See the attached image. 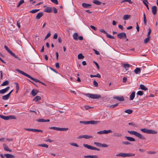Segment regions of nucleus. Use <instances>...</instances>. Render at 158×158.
I'll list each match as a JSON object with an SVG mask.
<instances>
[{
  "instance_id": "393cba45",
  "label": "nucleus",
  "mask_w": 158,
  "mask_h": 158,
  "mask_svg": "<svg viewBox=\"0 0 158 158\" xmlns=\"http://www.w3.org/2000/svg\"><path fill=\"white\" fill-rule=\"evenodd\" d=\"M41 99V97L40 96H37L33 99V101L37 102Z\"/></svg>"
},
{
  "instance_id": "4be33fe9",
  "label": "nucleus",
  "mask_w": 158,
  "mask_h": 158,
  "mask_svg": "<svg viewBox=\"0 0 158 158\" xmlns=\"http://www.w3.org/2000/svg\"><path fill=\"white\" fill-rule=\"evenodd\" d=\"M99 122V121H95L94 120H90L88 121L89 124H97Z\"/></svg>"
},
{
  "instance_id": "c756f323",
  "label": "nucleus",
  "mask_w": 158,
  "mask_h": 158,
  "mask_svg": "<svg viewBox=\"0 0 158 158\" xmlns=\"http://www.w3.org/2000/svg\"><path fill=\"white\" fill-rule=\"evenodd\" d=\"M85 158H98V156L96 155H87L85 156L84 157Z\"/></svg>"
},
{
  "instance_id": "58836bf2",
  "label": "nucleus",
  "mask_w": 158,
  "mask_h": 158,
  "mask_svg": "<svg viewBox=\"0 0 158 158\" xmlns=\"http://www.w3.org/2000/svg\"><path fill=\"white\" fill-rule=\"evenodd\" d=\"M9 82L8 81L6 80L1 85L2 86H5L8 85Z\"/></svg>"
},
{
  "instance_id": "49530a36",
  "label": "nucleus",
  "mask_w": 158,
  "mask_h": 158,
  "mask_svg": "<svg viewBox=\"0 0 158 158\" xmlns=\"http://www.w3.org/2000/svg\"><path fill=\"white\" fill-rule=\"evenodd\" d=\"M122 143L123 144L126 145H130V144H131V143H130L129 142H128V141H123L122 142Z\"/></svg>"
},
{
  "instance_id": "603ef678",
  "label": "nucleus",
  "mask_w": 158,
  "mask_h": 158,
  "mask_svg": "<svg viewBox=\"0 0 158 158\" xmlns=\"http://www.w3.org/2000/svg\"><path fill=\"white\" fill-rule=\"evenodd\" d=\"M37 122H44L45 119L43 118H40L36 120Z\"/></svg>"
},
{
  "instance_id": "e2e57ef3",
  "label": "nucleus",
  "mask_w": 158,
  "mask_h": 158,
  "mask_svg": "<svg viewBox=\"0 0 158 158\" xmlns=\"http://www.w3.org/2000/svg\"><path fill=\"white\" fill-rule=\"evenodd\" d=\"M148 33L147 36V37H150L149 35H150L151 33V30L150 28H149L148 29Z\"/></svg>"
},
{
  "instance_id": "79ce46f5",
  "label": "nucleus",
  "mask_w": 158,
  "mask_h": 158,
  "mask_svg": "<svg viewBox=\"0 0 158 158\" xmlns=\"http://www.w3.org/2000/svg\"><path fill=\"white\" fill-rule=\"evenodd\" d=\"M40 10L39 9H34V10H32L30 11V12L31 13H32L34 14V13H35L36 12L39 11Z\"/></svg>"
},
{
  "instance_id": "a878e982",
  "label": "nucleus",
  "mask_w": 158,
  "mask_h": 158,
  "mask_svg": "<svg viewBox=\"0 0 158 158\" xmlns=\"http://www.w3.org/2000/svg\"><path fill=\"white\" fill-rule=\"evenodd\" d=\"M73 38L74 40H78V34L77 33H74L73 35Z\"/></svg>"
},
{
  "instance_id": "6ab92c4d",
  "label": "nucleus",
  "mask_w": 158,
  "mask_h": 158,
  "mask_svg": "<svg viewBox=\"0 0 158 158\" xmlns=\"http://www.w3.org/2000/svg\"><path fill=\"white\" fill-rule=\"evenodd\" d=\"M3 148L5 151H9L10 152H12V150L10 149L8 146L5 143L3 144Z\"/></svg>"
},
{
  "instance_id": "a211bd4d",
  "label": "nucleus",
  "mask_w": 158,
  "mask_h": 158,
  "mask_svg": "<svg viewBox=\"0 0 158 158\" xmlns=\"http://www.w3.org/2000/svg\"><path fill=\"white\" fill-rule=\"evenodd\" d=\"M82 6L84 8H89L91 5L89 4L83 3L82 4Z\"/></svg>"
},
{
  "instance_id": "0eeeda50",
  "label": "nucleus",
  "mask_w": 158,
  "mask_h": 158,
  "mask_svg": "<svg viewBox=\"0 0 158 158\" xmlns=\"http://www.w3.org/2000/svg\"><path fill=\"white\" fill-rule=\"evenodd\" d=\"M50 129H53L56 131H66L68 130L67 128H59L56 127H49Z\"/></svg>"
},
{
  "instance_id": "e433bc0d",
  "label": "nucleus",
  "mask_w": 158,
  "mask_h": 158,
  "mask_svg": "<svg viewBox=\"0 0 158 158\" xmlns=\"http://www.w3.org/2000/svg\"><path fill=\"white\" fill-rule=\"evenodd\" d=\"M84 58V56H83L82 54L80 53L78 55V58L79 59H83Z\"/></svg>"
},
{
  "instance_id": "f8f14e48",
  "label": "nucleus",
  "mask_w": 158,
  "mask_h": 158,
  "mask_svg": "<svg viewBox=\"0 0 158 158\" xmlns=\"http://www.w3.org/2000/svg\"><path fill=\"white\" fill-rule=\"evenodd\" d=\"M44 11L47 13H51L52 12V7L47 6L44 9Z\"/></svg>"
},
{
  "instance_id": "5701e85b",
  "label": "nucleus",
  "mask_w": 158,
  "mask_h": 158,
  "mask_svg": "<svg viewBox=\"0 0 158 158\" xmlns=\"http://www.w3.org/2000/svg\"><path fill=\"white\" fill-rule=\"evenodd\" d=\"M93 107L88 106H85L84 107H81V108L83 110H88L93 108Z\"/></svg>"
},
{
  "instance_id": "3c124183",
  "label": "nucleus",
  "mask_w": 158,
  "mask_h": 158,
  "mask_svg": "<svg viewBox=\"0 0 158 158\" xmlns=\"http://www.w3.org/2000/svg\"><path fill=\"white\" fill-rule=\"evenodd\" d=\"M118 105V103H116L114 105H110L109 106L110 108H113L117 106Z\"/></svg>"
},
{
  "instance_id": "052dcab7",
  "label": "nucleus",
  "mask_w": 158,
  "mask_h": 158,
  "mask_svg": "<svg viewBox=\"0 0 158 158\" xmlns=\"http://www.w3.org/2000/svg\"><path fill=\"white\" fill-rule=\"evenodd\" d=\"M128 2L130 4H132V2L131 1V0H124L122 1V2Z\"/></svg>"
},
{
  "instance_id": "7c9ffc66",
  "label": "nucleus",
  "mask_w": 158,
  "mask_h": 158,
  "mask_svg": "<svg viewBox=\"0 0 158 158\" xmlns=\"http://www.w3.org/2000/svg\"><path fill=\"white\" fill-rule=\"evenodd\" d=\"M134 72L136 74H139L141 72L140 69L139 68H137L134 70Z\"/></svg>"
},
{
  "instance_id": "69168bd1",
  "label": "nucleus",
  "mask_w": 158,
  "mask_h": 158,
  "mask_svg": "<svg viewBox=\"0 0 158 158\" xmlns=\"http://www.w3.org/2000/svg\"><path fill=\"white\" fill-rule=\"evenodd\" d=\"M156 152L155 151H148L147 152V153L148 154H155Z\"/></svg>"
},
{
  "instance_id": "8fccbe9b",
  "label": "nucleus",
  "mask_w": 158,
  "mask_h": 158,
  "mask_svg": "<svg viewBox=\"0 0 158 158\" xmlns=\"http://www.w3.org/2000/svg\"><path fill=\"white\" fill-rule=\"evenodd\" d=\"M94 143L97 147H101V143L97 142H94Z\"/></svg>"
},
{
  "instance_id": "4c0bfd02",
  "label": "nucleus",
  "mask_w": 158,
  "mask_h": 158,
  "mask_svg": "<svg viewBox=\"0 0 158 158\" xmlns=\"http://www.w3.org/2000/svg\"><path fill=\"white\" fill-rule=\"evenodd\" d=\"M133 112V111L130 109H127L125 111V112L128 114H131Z\"/></svg>"
},
{
  "instance_id": "6e6d98bb",
  "label": "nucleus",
  "mask_w": 158,
  "mask_h": 158,
  "mask_svg": "<svg viewBox=\"0 0 158 158\" xmlns=\"http://www.w3.org/2000/svg\"><path fill=\"white\" fill-rule=\"evenodd\" d=\"M143 94V91H139L137 93V94L141 96Z\"/></svg>"
},
{
  "instance_id": "0e129e2a",
  "label": "nucleus",
  "mask_w": 158,
  "mask_h": 158,
  "mask_svg": "<svg viewBox=\"0 0 158 158\" xmlns=\"http://www.w3.org/2000/svg\"><path fill=\"white\" fill-rule=\"evenodd\" d=\"M52 9L54 13H56L57 12V10L55 7H53L52 8Z\"/></svg>"
},
{
  "instance_id": "774afa93",
  "label": "nucleus",
  "mask_w": 158,
  "mask_h": 158,
  "mask_svg": "<svg viewBox=\"0 0 158 158\" xmlns=\"http://www.w3.org/2000/svg\"><path fill=\"white\" fill-rule=\"evenodd\" d=\"M56 67L57 69H59L60 68V66H59V63H57L56 64Z\"/></svg>"
},
{
  "instance_id": "20e7f679",
  "label": "nucleus",
  "mask_w": 158,
  "mask_h": 158,
  "mask_svg": "<svg viewBox=\"0 0 158 158\" xmlns=\"http://www.w3.org/2000/svg\"><path fill=\"white\" fill-rule=\"evenodd\" d=\"M135 154L132 153H120L116 155V156H122L123 157H130L134 156L135 155Z\"/></svg>"
},
{
  "instance_id": "473e14b6",
  "label": "nucleus",
  "mask_w": 158,
  "mask_h": 158,
  "mask_svg": "<svg viewBox=\"0 0 158 158\" xmlns=\"http://www.w3.org/2000/svg\"><path fill=\"white\" fill-rule=\"evenodd\" d=\"M103 131V134H107L112 132V131L110 130H104Z\"/></svg>"
},
{
  "instance_id": "c85d7f7f",
  "label": "nucleus",
  "mask_w": 158,
  "mask_h": 158,
  "mask_svg": "<svg viewBox=\"0 0 158 158\" xmlns=\"http://www.w3.org/2000/svg\"><path fill=\"white\" fill-rule=\"evenodd\" d=\"M93 2L94 3L98 5H100L102 4V2H101L97 0H94Z\"/></svg>"
},
{
  "instance_id": "f257e3e1",
  "label": "nucleus",
  "mask_w": 158,
  "mask_h": 158,
  "mask_svg": "<svg viewBox=\"0 0 158 158\" xmlns=\"http://www.w3.org/2000/svg\"><path fill=\"white\" fill-rule=\"evenodd\" d=\"M15 70L17 72H18L19 73L22 74L23 75H24V76H26L30 78L31 80H32L34 81L35 82H40V80H38L37 79L31 76H30V75L28 74H27L26 73L18 69H15Z\"/></svg>"
},
{
  "instance_id": "ddd939ff",
  "label": "nucleus",
  "mask_w": 158,
  "mask_h": 158,
  "mask_svg": "<svg viewBox=\"0 0 158 158\" xmlns=\"http://www.w3.org/2000/svg\"><path fill=\"white\" fill-rule=\"evenodd\" d=\"M10 88L9 86H8L5 89L0 90V94H4Z\"/></svg>"
},
{
  "instance_id": "4468645a",
  "label": "nucleus",
  "mask_w": 158,
  "mask_h": 158,
  "mask_svg": "<svg viewBox=\"0 0 158 158\" xmlns=\"http://www.w3.org/2000/svg\"><path fill=\"white\" fill-rule=\"evenodd\" d=\"M114 99H115L120 101H123L124 100V97L123 96H114Z\"/></svg>"
},
{
  "instance_id": "6e6552de",
  "label": "nucleus",
  "mask_w": 158,
  "mask_h": 158,
  "mask_svg": "<svg viewBox=\"0 0 158 158\" xmlns=\"http://www.w3.org/2000/svg\"><path fill=\"white\" fill-rule=\"evenodd\" d=\"M83 145L84 147L87 148L88 149H90L92 150H95L98 151H99L100 150L99 148H97L94 147H92L87 144H84Z\"/></svg>"
},
{
  "instance_id": "423d86ee",
  "label": "nucleus",
  "mask_w": 158,
  "mask_h": 158,
  "mask_svg": "<svg viewBox=\"0 0 158 158\" xmlns=\"http://www.w3.org/2000/svg\"><path fill=\"white\" fill-rule=\"evenodd\" d=\"M0 118L5 120L16 119L14 115H9L6 116L0 114Z\"/></svg>"
},
{
  "instance_id": "f3484780",
  "label": "nucleus",
  "mask_w": 158,
  "mask_h": 158,
  "mask_svg": "<svg viewBox=\"0 0 158 158\" xmlns=\"http://www.w3.org/2000/svg\"><path fill=\"white\" fill-rule=\"evenodd\" d=\"M38 93L39 91L37 90L33 89L31 91V94L34 97Z\"/></svg>"
},
{
  "instance_id": "4d7b16f0",
  "label": "nucleus",
  "mask_w": 158,
  "mask_h": 158,
  "mask_svg": "<svg viewBox=\"0 0 158 158\" xmlns=\"http://www.w3.org/2000/svg\"><path fill=\"white\" fill-rule=\"evenodd\" d=\"M99 31L100 32L103 33L104 34H106V35L107 34V32L104 29H100L99 30Z\"/></svg>"
},
{
  "instance_id": "1a4fd4ad",
  "label": "nucleus",
  "mask_w": 158,
  "mask_h": 158,
  "mask_svg": "<svg viewBox=\"0 0 158 158\" xmlns=\"http://www.w3.org/2000/svg\"><path fill=\"white\" fill-rule=\"evenodd\" d=\"M24 129L27 131H32L33 132H43V131L40 130L39 129H33V128H25Z\"/></svg>"
},
{
  "instance_id": "338daca9",
  "label": "nucleus",
  "mask_w": 158,
  "mask_h": 158,
  "mask_svg": "<svg viewBox=\"0 0 158 158\" xmlns=\"http://www.w3.org/2000/svg\"><path fill=\"white\" fill-rule=\"evenodd\" d=\"M143 3H144V4L145 5L146 4H149L147 0H143Z\"/></svg>"
},
{
  "instance_id": "412c9836",
  "label": "nucleus",
  "mask_w": 158,
  "mask_h": 158,
  "mask_svg": "<svg viewBox=\"0 0 158 158\" xmlns=\"http://www.w3.org/2000/svg\"><path fill=\"white\" fill-rule=\"evenodd\" d=\"M135 96V92L134 91L132 92L131 94L130 95V100H133Z\"/></svg>"
},
{
  "instance_id": "09e8293b",
  "label": "nucleus",
  "mask_w": 158,
  "mask_h": 158,
  "mask_svg": "<svg viewBox=\"0 0 158 158\" xmlns=\"http://www.w3.org/2000/svg\"><path fill=\"white\" fill-rule=\"evenodd\" d=\"M12 54L11 53L10 54L12 56L14 57L15 58L18 59V60H20V58L19 57L17 56H16L15 55V54H14V53H13L12 52Z\"/></svg>"
},
{
  "instance_id": "2f4dec72",
  "label": "nucleus",
  "mask_w": 158,
  "mask_h": 158,
  "mask_svg": "<svg viewBox=\"0 0 158 158\" xmlns=\"http://www.w3.org/2000/svg\"><path fill=\"white\" fill-rule=\"evenodd\" d=\"M130 17L131 16L130 15H124L123 17V19L124 20H127L130 19Z\"/></svg>"
},
{
  "instance_id": "864d4df0",
  "label": "nucleus",
  "mask_w": 158,
  "mask_h": 158,
  "mask_svg": "<svg viewBox=\"0 0 158 158\" xmlns=\"http://www.w3.org/2000/svg\"><path fill=\"white\" fill-rule=\"evenodd\" d=\"M93 85L95 87H97L98 86V83L95 80H94L93 81Z\"/></svg>"
},
{
  "instance_id": "37998d69",
  "label": "nucleus",
  "mask_w": 158,
  "mask_h": 158,
  "mask_svg": "<svg viewBox=\"0 0 158 158\" xmlns=\"http://www.w3.org/2000/svg\"><path fill=\"white\" fill-rule=\"evenodd\" d=\"M24 2V0H20L19 3H18L17 6V7H19L21 5H22V4H23Z\"/></svg>"
},
{
  "instance_id": "bb28decb",
  "label": "nucleus",
  "mask_w": 158,
  "mask_h": 158,
  "mask_svg": "<svg viewBox=\"0 0 158 158\" xmlns=\"http://www.w3.org/2000/svg\"><path fill=\"white\" fill-rule=\"evenodd\" d=\"M140 88L141 89L144 90V91H146L148 90V89L143 85H140Z\"/></svg>"
},
{
  "instance_id": "f03ea898",
  "label": "nucleus",
  "mask_w": 158,
  "mask_h": 158,
  "mask_svg": "<svg viewBox=\"0 0 158 158\" xmlns=\"http://www.w3.org/2000/svg\"><path fill=\"white\" fill-rule=\"evenodd\" d=\"M131 135H134L135 136L138 137L139 139H145V138L140 133L137 132L135 131H127Z\"/></svg>"
},
{
  "instance_id": "39448f33",
  "label": "nucleus",
  "mask_w": 158,
  "mask_h": 158,
  "mask_svg": "<svg viewBox=\"0 0 158 158\" xmlns=\"http://www.w3.org/2000/svg\"><path fill=\"white\" fill-rule=\"evenodd\" d=\"M140 130L143 132L149 134H156L157 133V131L154 130H149L147 128H142Z\"/></svg>"
},
{
  "instance_id": "5fc2aeb1",
  "label": "nucleus",
  "mask_w": 158,
  "mask_h": 158,
  "mask_svg": "<svg viewBox=\"0 0 158 158\" xmlns=\"http://www.w3.org/2000/svg\"><path fill=\"white\" fill-rule=\"evenodd\" d=\"M106 36L108 38L111 39H114V37L113 36L111 35H110L108 34V33L107 34Z\"/></svg>"
},
{
  "instance_id": "c03bdc74",
  "label": "nucleus",
  "mask_w": 158,
  "mask_h": 158,
  "mask_svg": "<svg viewBox=\"0 0 158 158\" xmlns=\"http://www.w3.org/2000/svg\"><path fill=\"white\" fill-rule=\"evenodd\" d=\"M84 138L85 139H89L90 138H93V136H92L88 135H84Z\"/></svg>"
},
{
  "instance_id": "bf43d9fd",
  "label": "nucleus",
  "mask_w": 158,
  "mask_h": 158,
  "mask_svg": "<svg viewBox=\"0 0 158 158\" xmlns=\"http://www.w3.org/2000/svg\"><path fill=\"white\" fill-rule=\"evenodd\" d=\"M81 123L85 124H89L88 121H81L80 122Z\"/></svg>"
},
{
  "instance_id": "f704fd0d",
  "label": "nucleus",
  "mask_w": 158,
  "mask_h": 158,
  "mask_svg": "<svg viewBox=\"0 0 158 158\" xmlns=\"http://www.w3.org/2000/svg\"><path fill=\"white\" fill-rule=\"evenodd\" d=\"M14 84L16 85V93H17L18 92V90L19 89V85L18 83L17 82H15Z\"/></svg>"
},
{
  "instance_id": "2eb2a0df",
  "label": "nucleus",
  "mask_w": 158,
  "mask_h": 158,
  "mask_svg": "<svg viewBox=\"0 0 158 158\" xmlns=\"http://www.w3.org/2000/svg\"><path fill=\"white\" fill-rule=\"evenodd\" d=\"M123 66L125 69V70L127 71L128 70L129 68L130 67L132 66V65L128 64H123Z\"/></svg>"
},
{
  "instance_id": "7ed1b4c3",
  "label": "nucleus",
  "mask_w": 158,
  "mask_h": 158,
  "mask_svg": "<svg viewBox=\"0 0 158 158\" xmlns=\"http://www.w3.org/2000/svg\"><path fill=\"white\" fill-rule=\"evenodd\" d=\"M84 95L89 98L92 99H98L101 97L100 95L97 94H93L89 93L84 94Z\"/></svg>"
},
{
  "instance_id": "de8ad7c7",
  "label": "nucleus",
  "mask_w": 158,
  "mask_h": 158,
  "mask_svg": "<svg viewBox=\"0 0 158 158\" xmlns=\"http://www.w3.org/2000/svg\"><path fill=\"white\" fill-rule=\"evenodd\" d=\"M71 145L74 146L76 147H79V146L76 143H69Z\"/></svg>"
},
{
  "instance_id": "cd10ccee",
  "label": "nucleus",
  "mask_w": 158,
  "mask_h": 158,
  "mask_svg": "<svg viewBox=\"0 0 158 158\" xmlns=\"http://www.w3.org/2000/svg\"><path fill=\"white\" fill-rule=\"evenodd\" d=\"M125 138L128 140L130 141H135V139L134 138L129 136H125Z\"/></svg>"
},
{
  "instance_id": "ea45409f",
  "label": "nucleus",
  "mask_w": 158,
  "mask_h": 158,
  "mask_svg": "<svg viewBox=\"0 0 158 158\" xmlns=\"http://www.w3.org/2000/svg\"><path fill=\"white\" fill-rule=\"evenodd\" d=\"M114 136L116 137H121L122 136V134L120 133L115 132L114 134Z\"/></svg>"
},
{
  "instance_id": "680f3d73",
  "label": "nucleus",
  "mask_w": 158,
  "mask_h": 158,
  "mask_svg": "<svg viewBox=\"0 0 158 158\" xmlns=\"http://www.w3.org/2000/svg\"><path fill=\"white\" fill-rule=\"evenodd\" d=\"M51 35V33L50 32H49L48 33V34H47L46 37H45L44 40H45L46 39H47L49 37H50Z\"/></svg>"
},
{
  "instance_id": "dca6fc26",
  "label": "nucleus",
  "mask_w": 158,
  "mask_h": 158,
  "mask_svg": "<svg viewBox=\"0 0 158 158\" xmlns=\"http://www.w3.org/2000/svg\"><path fill=\"white\" fill-rule=\"evenodd\" d=\"M152 11L153 14L155 15L156 14L157 12V7L156 6H153L152 8Z\"/></svg>"
},
{
  "instance_id": "a18cd8bd",
  "label": "nucleus",
  "mask_w": 158,
  "mask_h": 158,
  "mask_svg": "<svg viewBox=\"0 0 158 158\" xmlns=\"http://www.w3.org/2000/svg\"><path fill=\"white\" fill-rule=\"evenodd\" d=\"M150 39V37H148L146 38L144 40V43L145 44H146L147 43L148 41H149Z\"/></svg>"
},
{
  "instance_id": "9b49d317",
  "label": "nucleus",
  "mask_w": 158,
  "mask_h": 158,
  "mask_svg": "<svg viewBox=\"0 0 158 158\" xmlns=\"http://www.w3.org/2000/svg\"><path fill=\"white\" fill-rule=\"evenodd\" d=\"M117 37L118 38L122 39L123 38H126L127 36L126 34L125 33L122 32L118 34Z\"/></svg>"
},
{
  "instance_id": "b1692460",
  "label": "nucleus",
  "mask_w": 158,
  "mask_h": 158,
  "mask_svg": "<svg viewBox=\"0 0 158 158\" xmlns=\"http://www.w3.org/2000/svg\"><path fill=\"white\" fill-rule=\"evenodd\" d=\"M4 156L7 158H14L15 157L13 155L7 153L4 154Z\"/></svg>"
},
{
  "instance_id": "72a5a7b5",
  "label": "nucleus",
  "mask_w": 158,
  "mask_h": 158,
  "mask_svg": "<svg viewBox=\"0 0 158 158\" xmlns=\"http://www.w3.org/2000/svg\"><path fill=\"white\" fill-rule=\"evenodd\" d=\"M4 48L10 54L11 53L12 54V52L9 49L7 46L5 45L4 46Z\"/></svg>"
},
{
  "instance_id": "9d476101",
  "label": "nucleus",
  "mask_w": 158,
  "mask_h": 158,
  "mask_svg": "<svg viewBox=\"0 0 158 158\" xmlns=\"http://www.w3.org/2000/svg\"><path fill=\"white\" fill-rule=\"evenodd\" d=\"M13 90H11L8 94H7L3 96L2 97V99L4 100H7L9 98L10 95L13 92Z\"/></svg>"
},
{
  "instance_id": "13d9d810",
  "label": "nucleus",
  "mask_w": 158,
  "mask_h": 158,
  "mask_svg": "<svg viewBox=\"0 0 158 158\" xmlns=\"http://www.w3.org/2000/svg\"><path fill=\"white\" fill-rule=\"evenodd\" d=\"M51 1L53 2V3L56 4H58V2L57 0H50Z\"/></svg>"
},
{
  "instance_id": "a19ab883",
  "label": "nucleus",
  "mask_w": 158,
  "mask_h": 158,
  "mask_svg": "<svg viewBox=\"0 0 158 158\" xmlns=\"http://www.w3.org/2000/svg\"><path fill=\"white\" fill-rule=\"evenodd\" d=\"M38 145L40 146L45 147L46 148H48V145L47 144H44V143L40 144H39Z\"/></svg>"
},
{
  "instance_id": "c9c22d12",
  "label": "nucleus",
  "mask_w": 158,
  "mask_h": 158,
  "mask_svg": "<svg viewBox=\"0 0 158 158\" xmlns=\"http://www.w3.org/2000/svg\"><path fill=\"white\" fill-rule=\"evenodd\" d=\"M143 21H144V24L145 25H146L147 21L146 20V15L144 13H143Z\"/></svg>"
},
{
  "instance_id": "aec40b11",
  "label": "nucleus",
  "mask_w": 158,
  "mask_h": 158,
  "mask_svg": "<svg viewBox=\"0 0 158 158\" xmlns=\"http://www.w3.org/2000/svg\"><path fill=\"white\" fill-rule=\"evenodd\" d=\"M44 15V13L42 12L39 13L37 15L36 19H40Z\"/></svg>"
}]
</instances>
